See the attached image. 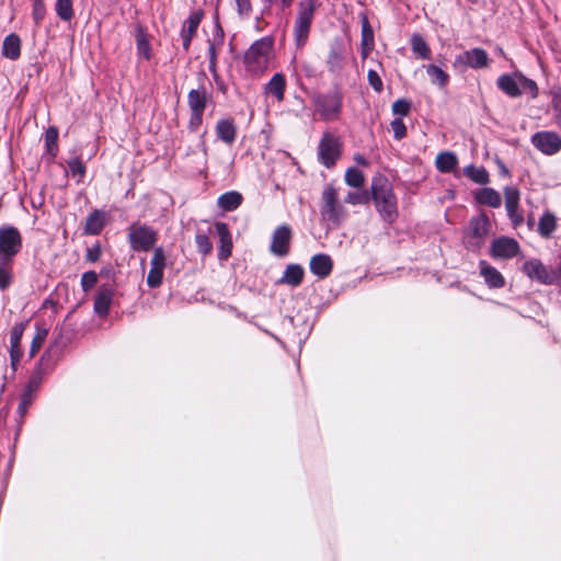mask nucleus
<instances>
[{"label": "nucleus", "instance_id": "obj_54", "mask_svg": "<svg viewBox=\"0 0 561 561\" xmlns=\"http://www.w3.org/2000/svg\"><path fill=\"white\" fill-rule=\"evenodd\" d=\"M552 105L554 111L557 112V117L561 122V93L556 94L552 100Z\"/></svg>", "mask_w": 561, "mask_h": 561}, {"label": "nucleus", "instance_id": "obj_59", "mask_svg": "<svg viewBox=\"0 0 561 561\" xmlns=\"http://www.w3.org/2000/svg\"><path fill=\"white\" fill-rule=\"evenodd\" d=\"M355 161H356L358 164H362V165H365V167L367 165V161H366V159H365L363 156L357 154V156L355 157Z\"/></svg>", "mask_w": 561, "mask_h": 561}, {"label": "nucleus", "instance_id": "obj_46", "mask_svg": "<svg viewBox=\"0 0 561 561\" xmlns=\"http://www.w3.org/2000/svg\"><path fill=\"white\" fill-rule=\"evenodd\" d=\"M68 165H69V169L72 172V174L79 175V176L84 175L85 167L81 160L72 159L71 161H69Z\"/></svg>", "mask_w": 561, "mask_h": 561}, {"label": "nucleus", "instance_id": "obj_14", "mask_svg": "<svg viewBox=\"0 0 561 561\" xmlns=\"http://www.w3.org/2000/svg\"><path fill=\"white\" fill-rule=\"evenodd\" d=\"M523 271L531 279H536L543 284H551L554 276L547 271L542 263L538 260H530L524 263Z\"/></svg>", "mask_w": 561, "mask_h": 561}, {"label": "nucleus", "instance_id": "obj_41", "mask_svg": "<svg viewBox=\"0 0 561 561\" xmlns=\"http://www.w3.org/2000/svg\"><path fill=\"white\" fill-rule=\"evenodd\" d=\"M47 330L46 329H38L35 336L33 337V341H32V346H31V356H34L38 351L39 348L43 346L46 337H47Z\"/></svg>", "mask_w": 561, "mask_h": 561}, {"label": "nucleus", "instance_id": "obj_11", "mask_svg": "<svg viewBox=\"0 0 561 561\" xmlns=\"http://www.w3.org/2000/svg\"><path fill=\"white\" fill-rule=\"evenodd\" d=\"M518 243L516 240L507 237L494 239L491 243L490 253L495 259H510L517 254Z\"/></svg>", "mask_w": 561, "mask_h": 561}, {"label": "nucleus", "instance_id": "obj_49", "mask_svg": "<svg viewBox=\"0 0 561 561\" xmlns=\"http://www.w3.org/2000/svg\"><path fill=\"white\" fill-rule=\"evenodd\" d=\"M368 81L375 91L380 92L382 90V81L375 70L368 72Z\"/></svg>", "mask_w": 561, "mask_h": 561}, {"label": "nucleus", "instance_id": "obj_37", "mask_svg": "<svg viewBox=\"0 0 561 561\" xmlns=\"http://www.w3.org/2000/svg\"><path fill=\"white\" fill-rule=\"evenodd\" d=\"M56 12L61 20L69 21L73 16L72 1L57 0Z\"/></svg>", "mask_w": 561, "mask_h": 561}, {"label": "nucleus", "instance_id": "obj_21", "mask_svg": "<svg viewBox=\"0 0 561 561\" xmlns=\"http://www.w3.org/2000/svg\"><path fill=\"white\" fill-rule=\"evenodd\" d=\"M481 275L490 287L500 288L504 286L502 274L485 262L480 263Z\"/></svg>", "mask_w": 561, "mask_h": 561}, {"label": "nucleus", "instance_id": "obj_6", "mask_svg": "<svg viewBox=\"0 0 561 561\" xmlns=\"http://www.w3.org/2000/svg\"><path fill=\"white\" fill-rule=\"evenodd\" d=\"M156 239V232L146 226L134 225L129 228V241L136 251H148Z\"/></svg>", "mask_w": 561, "mask_h": 561}, {"label": "nucleus", "instance_id": "obj_43", "mask_svg": "<svg viewBox=\"0 0 561 561\" xmlns=\"http://www.w3.org/2000/svg\"><path fill=\"white\" fill-rule=\"evenodd\" d=\"M410 106L411 104L409 101L401 99L392 104V112L398 115H407L409 113Z\"/></svg>", "mask_w": 561, "mask_h": 561}, {"label": "nucleus", "instance_id": "obj_10", "mask_svg": "<svg viewBox=\"0 0 561 561\" xmlns=\"http://www.w3.org/2000/svg\"><path fill=\"white\" fill-rule=\"evenodd\" d=\"M533 145L546 154H554L561 149V137L552 131H540L533 136Z\"/></svg>", "mask_w": 561, "mask_h": 561}, {"label": "nucleus", "instance_id": "obj_58", "mask_svg": "<svg viewBox=\"0 0 561 561\" xmlns=\"http://www.w3.org/2000/svg\"><path fill=\"white\" fill-rule=\"evenodd\" d=\"M209 55H210V67L214 69L215 67V59H216V51L214 45L209 46Z\"/></svg>", "mask_w": 561, "mask_h": 561}, {"label": "nucleus", "instance_id": "obj_50", "mask_svg": "<svg viewBox=\"0 0 561 561\" xmlns=\"http://www.w3.org/2000/svg\"><path fill=\"white\" fill-rule=\"evenodd\" d=\"M33 14H34V19L36 21H39L43 19V16L45 14V7H44L43 0H34Z\"/></svg>", "mask_w": 561, "mask_h": 561}, {"label": "nucleus", "instance_id": "obj_5", "mask_svg": "<svg viewBox=\"0 0 561 561\" xmlns=\"http://www.w3.org/2000/svg\"><path fill=\"white\" fill-rule=\"evenodd\" d=\"M21 249V232L12 226L0 227V260L12 261Z\"/></svg>", "mask_w": 561, "mask_h": 561}, {"label": "nucleus", "instance_id": "obj_17", "mask_svg": "<svg viewBox=\"0 0 561 561\" xmlns=\"http://www.w3.org/2000/svg\"><path fill=\"white\" fill-rule=\"evenodd\" d=\"M340 101L336 98H322L317 101V113L323 119H334L340 112Z\"/></svg>", "mask_w": 561, "mask_h": 561}, {"label": "nucleus", "instance_id": "obj_8", "mask_svg": "<svg viewBox=\"0 0 561 561\" xmlns=\"http://www.w3.org/2000/svg\"><path fill=\"white\" fill-rule=\"evenodd\" d=\"M323 208L322 216L331 221L336 222L343 214L342 207L337 203L336 190L328 185L322 193Z\"/></svg>", "mask_w": 561, "mask_h": 561}, {"label": "nucleus", "instance_id": "obj_36", "mask_svg": "<svg viewBox=\"0 0 561 561\" xmlns=\"http://www.w3.org/2000/svg\"><path fill=\"white\" fill-rule=\"evenodd\" d=\"M344 179L347 185L355 188L362 187L365 183L364 174L356 168L347 169Z\"/></svg>", "mask_w": 561, "mask_h": 561}, {"label": "nucleus", "instance_id": "obj_24", "mask_svg": "<svg viewBox=\"0 0 561 561\" xmlns=\"http://www.w3.org/2000/svg\"><path fill=\"white\" fill-rule=\"evenodd\" d=\"M241 203L242 195L236 191L225 193L218 198V205L226 211L238 208Z\"/></svg>", "mask_w": 561, "mask_h": 561}, {"label": "nucleus", "instance_id": "obj_12", "mask_svg": "<svg viewBox=\"0 0 561 561\" xmlns=\"http://www.w3.org/2000/svg\"><path fill=\"white\" fill-rule=\"evenodd\" d=\"M150 265L147 284L150 287H158L162 283L163 270L165 267V255L162 248L154 249Z\"/></svg>", "mask_w": 561, "mask_h": 561}, {"label": "nucleus", "instance_id": "obj_23", "mask_svg": "<svg viewBox=\"0 0 561 561\" xmlns=\"http://www.w3.org/2000/svg\"><path fill=\"white\" fill-rule=\"evenodd\" d=\"M21 51V39L15 34H10L3 41L2 53L9 59H16Z\"/></svg>", "mask_w": 561, "mask_h": 561}, {"label": "nucleus", "instance_id": "obj_1", "mask_svg": "<svg viewBox=\"0 0 561 561\" xmlns=\"http://www.w3.org/2000/svg\"><path fill=\"white\" fill-rule=\"evenodd\" d=\"M371 196L381 217L392 222L398 211L397 199L389 181L382 176L375 178L371 183Z\"/></svg>", "mask_w": 561, "mask_h": 561}, {"label": "nucleus", "instance_id": "obj_3", "mask_svg": "<svg viewBox=\"0 0 561 561\" xmlns=\"http://www.w3.org/2000/svg\"><path fill=\"white\" fill-rule=\"evenodd\" d=\"M272 51V41L263 38L255 42L244 55V64L250 72H262L267 68Z\"/></svg>", "mask_w": 561, "mask_h": 561}, {"label": "nucleus", "instance_id": "obj_25", "mask_svg": "<svg viewBox=\"0 0 561 561\" xmlns=\"http://www.w3.org/2000/svg\"><path fill=\"white\" fill-rule=\"evenodd\" d=\"M106 220V216L103 211L95 210L87 219L85 232L89 234L99 233Z\"/></svg>", "mask_w": 561, "mask_h": 561}, {"label": "nucleus", "instance_id": "obj_55", "mask_svg": "<svg viewBox=\"0 0 561 561\" xmlns=\"http://www.w3.org/2000/svg\"><path fill=\"white\" fill-rule=\"evenodd\" d=\"M100 254H101L100 245H95L88 250V259L91 262L96 261L100 257Z\"/></svg>", "mask_w": 561, "mask_h": 561}, {"label": "nucleus", "instance_id": "obj_40", "mask_svg": "<svg viewBox=\"0 0 561 561\" xmlns=\"http://www.w3.org/2000/svg\"><path fill=\"white\" fill-rule=\"evenodd\" d=\"M370 199V196L368 192L362 191V192H351L348 193L344 202L351 205H359V204H367Z\"/></svg>", "mask_w": 561, "mask_h": 561}, {"label": "nucleus", "instance_id": "obj_13", "mask_svg": "<svg viewBox=\"0 0 561 561\" xmlns=\"http://www.w3.org/2000/svg\"><path fill=\"white\" fill-rule=\"evenodd\" d=\"M489 58L484 49L473 48L467 50L456 58V64L465 65L471 68H484L488 66Z\"/></svg>", "mask_w": 561, "mask_h": 561}, {"label": "nucleus", "instance_id": "obj_56", "mask_svg": "<svg viewBox=\"0 0 561 561\" xmlns=\"http://www.w3.org/2000/svg\"><path fill=\"white\" fill-rule=\"evenodd\" d=\"M240 13L250 10V0H236Z\"/></svg>", "mask_w": 561, "mask_h": 561}, {"label": "nucleus", "instance_id": "obj_32", "mask_svg": "<svg viewBox=\"0 0 561 561\" xmlns=\"http://www.w3.org/2000/svg\"><path fill=\"white\" fill-rule=\"evenodd\" d=\"M426 72L431 77L432 83L438 87H445L448 82V75L439 67L430 65L426 67Z\"/></svg>", "mask_w": 561, "mask_h": 561}, {"label": "nucleus", "instance_id": "obj_53", "mask_svg": "<svg viewBox=\"0 0 561 561\" xmlns=\"http://www.w3.org/2000/svg\"><path fill=\"white\" fill-rule=\"evenodd\" d=\"M279 233H280V230L276 229L274 232V241L271 245V250L275 254H280Z\"/></svg>", "mask_w": 561, "mask_h": 561}, {"label": "nucleus", "instance_id": "obj_28", "mask_svg": "<svg viewBox=\"0 0 561 561\" xmlns=\"http://www.w3.org/2000/svg\"><path fill=\"white\" fill-rule=\"evenodd\" d=\"M136 38L138 55L146 60H150V58L152 57V51L148 36L141 28H138Z\"/></svg>", "mask_w": 561, "mask_h": 561}, {"label": "nucleus", "instance_id": "obj_34", "mask_svg": "<svg viewBox=\"0 0 561 561\" xmlns=\"http://www.w3.org/2000/svg\"><path fill=\"white\" fill-rule=\"evenodd\" d=\"M218 136L226 142H232L236 137V128L232 123L221 121L217 125Z\"/></svg>", "mask_w": 561, "mask_h": 561}, {"label": "nucleus", "instance_id": "obj_45", "mask_svg": "<svg viewBox=\"0 0 561 561\" xmlns=\"http://www.w3.org/2000/svg\"><path fill=\"white\" fill-rule=\"evenodd\" d=\"M98 282V275L94 272L84 273L81 284L84 290L92 288Z\"/></svg>", "mask_w": 561, "mask_h": 561}, {"label": "nucleus", "instance_id": "obj_39", "mask_svg": "<svg viewBox=\"0 0 561 561\" xmlns=\"http://www.w3.org/2000/svg\"><path fill=\"white\" fill-rule=\"evenodd\" d=\"M412 48L422 58L427 59L430 57V48L421 36L414 35L412 37Z\"/></svg>", "mask_w": 561, "mask_h": 561}, {"label": "nucleus", "instance_id": "obj_30", "mask_svg": "<svg viewBox=\"0 0 561 561\" xmlns=\"http://www.w3.org/2000/svg\"><path fill=\"white\" fill-rule=\"evenodd\" d=\"M457 164V158L451 152H442L436 158V167L442 172L451 171Z\"/></svg>", "mask_w": 561, "mask_h": 561}, {"label": "nucleus", "instance_id": "obj_16", "mask_svg": "<svg viewBox=\"0 0 561 561\" xmlns=\"http://www.w3.org/2000/svg\"><path fill=\"white\" fill-rule=\"evenodd\" d=\"M188 104L194 112L191 124L197 126L202 122V113L206 104V93L198 90L190 91Z\"/></svg>", "mask_w": 561, "mask_h": 561}, {"label": "nucleus", "instance_id": "obj_51", "mask_svg": "<svg viewBox=\"0 0 561 561\" xmlns=\"http://www.w3.org/2000/svg\"><path fill=\"white\" fill-rule=\"evenodd\" d=\"M215 229H216L217 233L220 237V241L230 240L231 239L229 230H228V227H227L226 224L217 222V224H215Z\"/></svg>", "mask_w": 561, "mask_h": 561}, {"label": "nucleus", "instance_id": "obj_4", "mask_svg": "<svg viewBox=\"0 0 561 561\" xmlns=\"http://www.w3.org/2000/svg\"><path fill=\"white\" fill-rule=\"evenodd\" d=\"M491 228V221L484 213L472 218L465 232L467 247L471 250H479L483 245L485 238L490 234Z\"/></svg>", "mask_w": 561, "mask_h": 561}, {"label": "nucleus", "instance_id": "obj_27", "mask_svg": "<svg viewBox=\"0 0 561 561\" xmlns=\"http://www.w3.org/2000/svg\"><path fill=\"white\" fill-rule=\"evenodd\" d=\"M304 274V268L300 265H288L283 275V282L291 286H297L302 280Z\"/></svg>", "mask_w": 561, "mask_h": 561}, {"label": "nucleus", "instance_id": "obj_35", "mask_svg": "<svg viewBox=\"0 0 561 561\" xmlns=\"http://www.w3.org/2000/svg\"><path fill=\"white\" fill-rule=\"evenodd\" d=\"M111 300L112 294L108 290L101 291L95 299L94 310L101 316L106 314L111 305Z\"/></svg>", "mask_w": 561, "mask_h": 561}, {"label": "nucleus", "instance_id": "obj_7", "mask_svg": "<svg viewBox=\"0 0 561 561\" xmlns=\"http://www.w3.org/2000/svg\"><path fill=\"white\" fill-rule=\"evenodd\" d=\"M313 11L314 3L312 0H307L301 3L295 28V36L298 44H302L307 38Z\"/></svg>", "mask_w": 561, "mask_h": 561}, {"label": "nucleus", "instance_id": "obj_26", "mask_svg": "<svg viewBox=\"0 0 561 561\" xmlns=\"http://www.w3.org/2000/svg\"><path fill=\"white\" fill-rule=\"evenodd\" d=\"M557 227V218L550 211H546L539 219L538 222V231L539 233L548 238L551 236V233L554 231Z\"/></svg>", "mask_w": 561, "mask_h": 561}, {"label": "nucleus", "instance_id": "obj_22", "mask_svg": "<svg viewBox=\"0 0 561 561\" xmlns=\"http://www.w3.org/2000/svg\"><path fill=\"white\" fill-rule=\"evenodd\" d=\"M374 48V32L367 18L362 21V56L366 58Z\"/></svg>", "mask_w": 561, "mask_h": 561}, {"label": "nucleus", "instance_id": "obj_20", "mask_svg": "<svg viewBox=\"0 0 561 561\" xmlns=\"http://www.w3.org/2000/svg\"><path fill=\"white\" fill-rule=\"evenodd\" d=\"M24 330H25L24 324L23 323H19L11 331L10 355H11V362H12V366L13 367H15V365L18 364V362H19V359L21 357L20 342H21L22 335L24 333Z\"/></svg>", "mask_w": 561, "mask_h": 561}, {"label": "nucleus", "instance_id": "obj_48", "mask_svg": "<svg viewBox=\"0 0 561 561\" xmlns=\"http://www.w3.org/2000/svg\"><path fill=\"white\" fill-rule=\"evenodd\" d=\"M221 245H220V250H219V257L221 260H227L230 255H231V252H232V240H224V241H220Z\"/></svg>", "mask_w": 561, "mask_h": 561}, {"label": "nucleus", "instance_id": "obj_52", "mask_svg": "<svg viewBox=\"0 0 561 561\" xmlns=\"http://www.w3.org/2000/svg\"><path fill=\"white\" fill-rule=\"evenodd\" d=\"M31 402H32V391L28 390L23 394L22 402L19 408L21 415H24L26 413L27 408L31 404Z\"/></svg>", "mask_w": 561, "mask_h": 561}, {"label": "nucleus", "instance_id": "obj_9", "mask_svg": "<svg viewBox=\"0 0 561 561\" xmlns=\"http://www.w3.org/2000/svg\"><path fill=\"white\" fill-rule=\"evenodd\" d=\"M340 141L330 134H324L319 145V157L323 164L330 167L340 156Z\"/></svg>", "mask_w": 561, "mask_h": 561}, {"label": "nucleus", "instance_id": "obj_47", "mask_svg": "<svg viewBox=\"0 0 561 561\" xmlns=\"http://www.w3.org/2000/svg\"><path fill=\"white\" fill-rule=\"evenodd\" d=\"M196 243H197L199 251L203 254H208L213 249V245L206 236H197Z\"/></svg>", "mask_w": 561, "mask_h": 561}, {"label": "nucleus", "instance_id": "obj_31", "mask_svg": "<svg viewBox=\"0 0 561 561\" xmlns=\"http://www.w3.org/2000/svg\"><path fill=\"white\" fill-rule=\"evenodd\" d=\"M12 261L0 260V289H7L12 282Z\"/></svg>", "mask_w": 561, "mask_h": 561}, {"label": "nucleus", "instance_id": "obj_15", "mask_svg": "<svg viewBox=\"0 0 561 561\" xmlns=\"http://www.w3.org/2000/svg\"><path fill=\"white\" fill-rule=\"evenodd\" d=\"M505 195V207L508 213L510 218L513 220L515 225L522 222L523 218L517 214L518 204L520 194L519 191L515 187H506L504 190Z\"/></svg>", "mask_w": 561, "mask_h": 561}, {"label": "nucleus", "instance_id": "obj_44", "mask_svg": "<svg viewBox=\"0 0 561 561\" xmlns=\"http://www.w3.org/2000/svg\"><path fill=\"white\" fill-rule=\"evenodd\" d=\"M391 129L397 139H401L405 136L407 128L404 123L401 119H394L391 123Z\"/></svg>", "mask_w": 561, "mask_h": 561}, {"label": "nucleus", "instance_id": "obj_18", "mask_svg": "<svg viewBox=\"0 0 561 561\" xmlns=\"http://www.w3.org/2000/svg\"><path fill=\"white\" fill-rule=\"evenodd\" d=\"M332 260L329 255L318 254L310 261V270L318 277H327L332 271Z\"/></svg>", "mask_w": 561, "mask_h": 561}, {"label": "nucleus", "instance_id": "obj_29", "mask_svg": "<svg viewBox=\"0 0 561 561\" xmlns=\"http://www.w3.org/2000/svg\"><path fill=\"white\" fill-rule=\"evenodd\" d=\"M202 13L196 12L191 15L187 20V26L183 32L184 47L187 48L192 37L194 36L196 28L201 22Z\"/></svg>", "mask_w": 561, "mask_h": 561}, {"label": "nucleus", "instance_id": "obj_57", "mask_svg": "<svg viewBox=\"0 0 561 561\" xmlns=\"http://www.w3.org/2000/svg\"><path fill=\"white\" fill-rule=\"evenodd\" d=\"M282 234H283V254L285 253V242L289 240L290 238V230L283 226V231H282Z\"/></svg>", "mask_w": 561, "mask_h": 561}, {"label": "nucleus", "instance_id": "obj_42", "mask_svg": "<svg viewBox=\"0 0 561 561\" xmlns=\"http://www.w3.org/2000/svg\"><path fill=\"white\" fill-rule=\"evenodd\" d=\"M266 93L280 100V75L276 73L266 85Z\"/></svg>", "mask_w": 561, "mask_h": 561}, {"label": "nucleus", "instance_id": "obj_2", "mask_svg": "<svg viewBox=\"0 0 561 561\" xmlns=\"http://www.w3.org/2000/svg\"><path fill=\"white\" fill-rule=\"evenodd\" d=\"M499 88L512 98H517L523 93L530 94L531 98L538 95V87L535 81L527 79L519 72L513 75H503L497 79Z\"/></svg>", "mask_w": 561, "mask_h": 561}, {"label": "nucleus", "instance_id": "obj_19", "mask_svg": "<svg viewBox=\"0 0 561 561\" xmlns=\"http://www.w3.org/2000/svg\"><path fill=\"white\" fill-rule=\"evenodd\" d=\"M474 198L479 204L493 208L500 207L502 202L500 193L490 187L478 190L474 193Z\"/></svg>", "mask_w": 561, "mask_h": 561}, {"label": "nucleus", "instance_id": "obj_38", "mask_svg": "<svg viewBox=\"0 0 561 561\" xmlns=\"http://www.w3.org/2000/svg\"><path fill=\"white\" fill-rule=\"evenodd\" d=\"M58 140V129L56 127H49L45 134V144L47 151L55 156Z\"/></svg>", "mask_w": 561, "mask_h": 561}, {"label": "nucleus", "instance_id": "obj_33", "mask_svg": "<svg viewBox=\"0 0 561 561\" xmlns=\"http://www.w3.org/2000/svg\"><path fill=\"white\" fill-rule=\"evenodd\" d=\"M465 174L479 184H485L489 182V174L482 167L470 165L465 169Z\"/></svg>", "mask_w": 561, "mask_h": 561}]
</instances>
